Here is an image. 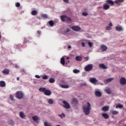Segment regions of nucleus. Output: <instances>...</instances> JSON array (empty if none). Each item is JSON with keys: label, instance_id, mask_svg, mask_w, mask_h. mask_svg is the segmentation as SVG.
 Listing matches in <instances>:
<instances>
[{"label": "nucleus", "instance_id": "f257e3e1", "mask_svg": "<svg viewBox=\"0 0 126 126\" xmlns=\"http://www.w3.org/2000/svg\"><path fill=\"white\" fill-rule=\"evenodd\" d=\"M83 111L86 115H88L90 114L91 110V104L90 103L88 102L87 105H84L83 106Z\"/></svg>", "mask_w": 126, "mask_h": 126}, {"label": "nucleus", "instance_id": "f03ea898", "mask_svg": "<svg viewBox=\"0 0 126 126\" xmlns=\"http://www.w3.org/2000/svg\"><path fill=\"white\" fill-rule=\"evenodd\" d=\"M16 97L17 99H22L24 97V94L21 91H18L16 93Z\"/></svg>", "mask_w": 126, "mask_h": 126}, {"label": "nucleus", "instance_id": "7ed1b4c3", "mask_svg": "<svg viewBox=\"0 0 126 126\" xmlns=\"http://www.w3.org/2000/svg\"><path fill=\"white\" fill-rule=\"evenodd\" d=\"M93 69V64H88L85 67V70L86 71H90Z\"/></svg>", "mask_w": 126, "mask_h": 126}, {"label": "nucleus", "instance_id": "20e7f679", "mask_svg": "<svg viewBox=\"0 0 126 126\" xmlns=\"http://www.w3.org/2000/svg\"><path fill=\"white\" fill-rule=\"evenodd\" d=\"M32 119L34 122H35L36 124H39V121H40V118L37 116H34L32 117Z\"/></svg>", "mask_w": 126, "mask_h": 126}, {"label": "nucleus", "instance_id": "39448f33", "mask_svg": "<svg viewBox=\"0 0 126 126\" xmlns=\"http://www.w3.org/2000/svg\"><path fill=\"white\" fill-rule=\"evenodd\" d=\"M63 104H64V108H65L66 109H69V108H70V105L68 103H67V102H66V101L64 100L63 101Z\"/></svg>", "mask_w": 126, "mask_h": 126}, {"label": "nucleus", "instance_id": "423d86ee", "mask_svg": "<svg viewBox=\"0 0 126 126\" xmlns=\"http://www.w3.org/2000/svg\"><path fill=\"white\" fill-rule=\"evenodd\" d=\"M44 95L46 96H51L52 95V92L49 90H45V91L44 93Z\"/></svg>", "mask_w": 126, "mask_h": 126}, {"label": "nucleus", "instance_id": "0eeeda50", "mask_svg": "<svg viewBox=\"0 0 126 126\" xmlns=\"http://www.w3.org/2000/svg\"><path fill=\"white\" fill-rule=\"evenodd\" d=\"M120 83L122 85H125L126 84V80L123 77L120 79Z\"/></svg>", "mask_w": 126, "mask_h": 126}, {"label": "nucleus", "instance_id": "6e6552de", "mask_svg": "<svg viewBox=\"0 0 126 126\" xmlns=\"http://www.w3.org/2000/svg\"><path fill=\"white\" fill-rule=\"evenodd\" d=\"M2 73H3V74H6V75L9 74V69L7 68L4 69L2 71Z\"/></svg>", "mask_w": 126, "mask_h": 126}, {"label": "nucleus", "instance_id": "1a4fd4ad", "mask_svg": "<svg viewBox=\"0 0 126 126\" xmlns=\"http://www.w3.org/2000/svg\"><path fill=\"white\" fill-rule=\"evenodd\" d=\"M90 81L91 82V83L94 84H96V83L98 82L96 78H92V79H90Z\"/></svg>", "mask_w": 126, "mask_h": 126}, {"label": "nucleus", "instance_id": "9d476101", "mask_svg": "<svg viewBox=\"0 0 126 126\" xmlns=\"http://www.w3.org/2000/svg\"><path fill=\"white\" fill-rule=\"evenodd\" d=\"M67 17V16H66V15H62L61 16V19L62 21H63V22H64L66 21Z\"/></svg>", "mask_w": 126, "mask_h": 126}, {"label": "nucleus", "instance_id": "9b49d317", "mask_svg": "<svg viewBox=\"0 0 126 126\" xmlns=\"http://www.w3.org/2000/svg\"><path fill=\"white\" fill-rule=\"evenodd\" d=\"M113 78H109L108 79H106V80H104V83L107 84L108 83L111 82L113 80Z\"/></svg>", "mask_w": 126, "mask_h": 126}, {"label": "nucleus", "instance_id": "f8f14e48", "mask_svg": "<svg viewBox=\"0 0 126 126\" xmlns=\"http://www.w3.org/2000/svg\"><path fill=\"white\" fill-rule=\"evenodd\" d=\"M71 28L74 31H79V27L78 26H74L71 27Z\"/></svg>", "mask_w": 126, "mask_h": 126}, {"label": "nucleus", "instance_id": "ddd939ff", "mask_svg": "<svg viewBox=\"0 0 126 126\" xmlns=\"http://www.w3.org/2000/svg\"><path fill=\"white\" fill-rule=\"evenodd\" d=\"M19 116L20 118H21V119H25V117H26L25 116V114H24V112H23V111H21L19 113Z\"/></svg>", "mask_w": 126, "mask_h": 126}, {"label": "nucleus", "instance_id": "4468645a", "mask_svg": "<svg viewBox=\"0 0 126 126\" xmlns=\"http://www.w3.org/2000/svg\"><path fill=\"white\" fill-rule=\"evenodd\" d=\"M106 2L107 4H110L111 5H114L115 4L113 0H106Z\"/></svg>", "mask_w": 126, "mask_h": 126}, {"label": "nucleus", "instance_id": "2eb2a0df", "mask_svg": "<svg viewBox=\"0 0 126 126\" xmlns=\"http://www.w3.org/2000/svg\"><path fill=\"white\" fill-rule=\"evenodd\" d=\"M100 49L102 50V51L104 52L107 51V49H108V47L106 46V45H101Z\"/></svg>", "mask_w": 126, "mask_h": 126}, {"label": "nucleus", "instance_id": "dca6fc26", "mask_svg": "<svg viewBox=\"0 0 126 126\" xmlns=\"http://www.w3.org/2000/svg\"><path fill=\"white\" fill-rule=\"evenodd\" d=\"M103 8L105 10H108L110 9V5H109V4H104L103 5Z\"/></svg>", "mask_w": 126, "mask_h": 126}, {"label": "nucleus", "instance_id": "f3484780", "mask_svg": "<svg viewBox=\"0 0 126 126\" xmlns=\"http://www.w3.org/2000/svg\"><path fill=\"white\" fill-rule=\"evenodd\" d=\"M5 82L3 81H0V87H5Z\"/></svg>", "mask_w": 126, "mask_h": 126}, {"label": "nucleus", "instance_id": "a211bd4d", "mask_svg": "<svg viewBox=\"0 0 126 126\" xmlns=\"http://www.w3.org/2000/svg\"><path fill=\"white\" fill-rule=\"evenodd\" d=\"M115 29L116 31L120 32L123 31V28H122V27H120V26L116 27Z\"/></svg>", "mask_w": 126, "mask_h": 126}, {"label": "nucleus", "instance_id": "6ab92c4d", "mask_svg": "<svg viewBox=\"0 0 126 126\" xmlns=\"http://www.w3.org/2000/svg\"><path fill=\"white\" fill-rule=\"evenodd\" d=\"M95 95L97 97H101V96H102V94H101V93L99 91H96L95 92Z\"/></svg>", "mask_w": 126, "mask_h": 126}, {"label": "nucleus", "instance_id": "aec40b11", "mask_svg": "<svg viewBox=\"0 0 126 126\" xmlns=\"http://www.w3.org/2000/svg\"><path fill=\"white\" fill-rule=\"evenodd\" d=\"M109 108H110V107H109V106H104L102 108V110L103 111H108L109 110Z\"/></svg>", "mask_w": 126, "mask_h": 126}, {"label": "nucleus", "instance_id": "412c9836", "mask_svg": "<svg viewBox=\"0 0 126 126\" xmlns=\"http://www.w3.org/2000/svg\"><path fill=\"white\" fill-rule=\"evenodd\" d=\"M98 66L100 68H102L103 69H107V67L105 66L104 64H99Z\"/></svg>", "mask_w": 126, "mask_h": 126}, {"label": "nucleus", "instance_id": "4be33fe9", "mask_svg": "<svg viewBox=\"0 0 126 126\" xmlns=\"http://www.w3.org/2000/svg\"><path fill=\"white\" fill-rule=\"evenodd\" d=\"M61 63H62V64H63V65H64V64H65V61L64 60V58L63 57L61 58Z\"/></svg>", "mask_w": 126, "mask_h": 126}, {"label": "nucleus", "instance_id": "5701e85b", "mask_svg": "<svg viewBox=\"0 0 126 126\" xmlns=\"http://www.w3.org/2000/svg\"><path fill=\"white\" fill-rule=\"evenodd\" d=\"M102 117L105 119H109V115L106 113H103L102 114Z\"/></svg>", "mask_w": 126, "mask_h": 126}, {"label": "nucleus", "instance_id": "b1692460", "mask_svg": "<svg viewBox=\"0 0 126 126\" xmlns=\"http://www.w3.org/2000/svg\"><path fill=\"white\" fill-rule=\"evenodd\" d=\"M124 0H115V2L116 4L119 5L120 3L123 2Z\"/></svg>", "mask_w": 126, "mask_h": 126}, {"label": "nucleus", "instance_id": "393cba45", "mask_svg": "<svg viewBox=\"0 0 126 126\" xmlns=\"http://www.w3.org/2000/svg\"><path fill=\"white\" fill-rule=\"evenodd\" d=\"M46 90V88H40L39 89V91H40V92H44V93H45Z\"/></svg>", "mask_w": 126, "mask_h": 126}, {"label": "nucleus", "instance_id": "a878e982", "mask_svg": "<svg viewBox=\"0 0 126 126\" xmlns=\"http://www.w3.org/2000/svg\"><path fill=\"white\" fill-rule=\"evenodd\" d=\"M37 14H38V12H37V11L36 10H34L32 11L31 12V14L32 15H37Z\"/></svg>", "mask_w": 126, "mask_h": 126}, {"label": "nucleus", "instance_id": "bb28decb", "mask_svg": "<svg viewBox=\"0 0 126 126\" xmlns=\"http://www.w3.org/2000/svg\"><path fill=\"white\" fill-rule=\"evenodd\" d=\"M60 86L62 87V88L64 89H67L69 88V86H68L67 85H61Z\"/></svg>", "mask_w": 126, "mask_h": 126}, {"label": "nucleus", "instance_id": "cd10ccee", "mask_svg": "<svg viewBox=\"0 0 126 126\" xmlns=\"http://www.w3.org/2000/svg\"><path fill=\"white\" fill-rule=\"evenodd\" d=\"M47 101L49 103V104H54V100L53 99H47Z\"/></svg>", "mask_w": 126, "mask_h": 126}, {"label": "nucleus", "instance_id": "c85d7f7f", "mask_svg": "<svg viewBox=\"0 0 126 126\" xmlns=\"http://www.w3.org/2000/svg\"><path fill=\"white\" fill-rule=\"evenodd\" d=\"M69 32H70V30L69 29H67L66 31H63V34L64 35H66Z\"/></svg>", "mask_w": 126, "mask_h": 126}, {"label": "nucleus", "instance_id": "c756f323", "mask_svg": "<svg viewBox=\"0 0 126 126\" xmlns=\"http://www.w3.org/2000/svg\"><path fill=\"white\" fill-rule=\"evenodd\" d=\"M49 81L50 82V83H55V79L53 78H50L49 80Z\"/></svg>", "mask_w": 126, "mask_h": 126}, {"label": "nucleus", "instance_id": "7c9ffc66", "mask_svg": "<svg viewBox=\"0 0 126 126\" xmlns=\"http://www.w3.org/2000/svg\"><path fill=\"white\" fill-rule=\"evenodd\" d=\"M48 23H49L50 26H51V27H53V26H54V24H55V23H54V22L52 20L49 21Z\"/></svg>", "mask_w": 126, "mask_h": 126}, {"label": "nucleus", "instance_id": "2f4dec72", "mask_svg": "<svg viewBox=\"0 0 126 126\" xmlns=\"http://www.w3.org/2000/svg\"><path fill=\"white\" fill-rule=\"evenodd\" d=\"M41 17H42V18H44L45 19H47L48 18V15L45 14H42Z\"/></svg>", "mask_w": 126, "mask_h": 126}, {"label": "nucleus", "instance_id": "473e14b6", "mask_svg": "<svg viewBox=\"0 0 126 126\" xmlns=\"http://www.w3.org/2000/svg\"><path fill=\"white\" fill-rule=\"evenodd\" d=\"M72 101L73 104H77L78 103L77 99L76 98H73Z\"/></svg>", "mask_w": 126, "mask_h": 126}, {"label": "nucleus", "instance_id": "72a5a7b5", "mask_svg": "<svg viewBox=\"0 0 126 126\" xmlns=\"http://www.w3.org/2000/svg\"><path fill=\"white\" fill-rule=\"evenodd\" d=\"M106 93L107 94H111V93H112V92L111 91V90L110 89H107L105 90Z\"/></svg>", "mask_w": 126, "mask_h": 126}, {"label": "nucleus", "instance_id": "f704fd0d", "mask_svg": "<svg viewBox=\"0 0 126 126\" xmlns=\"http://www.w3.org/2000/svg\"><path fill=\"white\" fill-rule=\"evenodd\" d=\"M44 126H52V125L47 122H44Z\"/></svg>", "mask_w": 126, "mask_h": 126}, {"label": "nucleus", "instance_id": "c9c22d12", "mask_svg": "<svg viewBox=\"0 0 126 126\" xmlns=\"http://www.w3.org/2000/svg\"><path fill=\"white\" fill-rule=\"evenodd\" d=\"M111 113L112 115H117L119 113V112L116 111H112Z\"/></svg>", "mask_w": 126, "mask_h": 126}, {"label": "nucleus", "instance_id": "e433bc0d", "mask_svg": "<svg viewBox=\"0 0 126 126\" xmlns=\"http://www.w3.org/2000/svg\"><path fill=\"white\" fill-rule=\"evenodd\" d=\"M123 107V106L122 104H118L116 107V108H120V109L122 108Z\"/></svg>", "mask_w": 126, "mask_h": 126}, {"label": "nucleus", "instance_id": "4c0bfd02", "mask_svg": "<svg viewBox=\"0 0 126 126\" xmlns=\"http://www.w3.org/2000/svg\"><path fill=\"white\" fill-rule=\"evenodd\" d=\"M66 21H67V22H71V18L67 17V18L66 19Z\"/></svg>", "mask_w": 126, "mask_h": 126}, {"label": "nucleus", "instance_id": "58836bf2", "mask_svg": "<svg viewBox=\"0 0 126 126\" xmlns=\"http://www.w3.org/2000/svg\"><path fill=\"white\" fill-rule=\"evenodd\" d=\"M82 15L84 16H87L88 15V13L87 12H82Z\"/></svg>", "mask_w": 126, "mask_h": 126}, {"label": "nucleus", "instance_id": "ea45409f", "mask_svg": "<svg viewBox=\"0 0 126 126\" xmlns=\"http://www.w3.org/2000/svg\"><path fill=\"white\" fill-rule=\"evenodd\" d=\"M73 72L74 73H79V70H77L76 69H74L73 70Z\"/></svg>", "mask_w": 126, "mask_h": 126}, {"label": "nucleus", "instance_id": "a19ab883", "mask_svg": "<svg viewBox=\"0 0 126 126\" xmlns=\"http://www.w3.org/2000/svg\"><path fill=\"white\" fill-rule=\"evenodd\" d=\"M10 98L11 99V101H14V97L12 94L10 95Z\"/></svg>", "mask_w": 126, "mask_h": 126}, {"label": "nucleus", "instance_id": "79ce46f5", "mask_svg": "<svg viewBox=\"0 0 126 126\" xmlns=\"http://www.w3.org/2000/svg\"><path fill=\"white\" fill-rule=\"evenodd\" d=\"M105 29L106 30H107V31H111L112 30V28L111 27H106L105 28Z\"/></svg>", "mask_w": 126, "mask_h": 126}, {"label": "nucleus", "instance_id": "37998d69", "mask_svg": "<svg viewBox=\"0 0 126 126\" xmlns=\"http://www.w3.org/2000/svg\"><path fill=\"white\" fill-rule=\"evenodd\" d=\"M42 79L46 80L48 79V76L45 75L42 76Z\"/></svg>", "mask_w": 126, "mask_h": 126}, {"label": "nucleus", "instance_id": "c03bdc74", "mask_svg": "<svg viewBox=\"0 0 126 126\" xmlns=\"http://www.w3.org/2000/svg\"><path fill=\"white\" fill-rule=\"evenodd\" d=\"M88 44L90 47H92V46H93V43H92V42H88Z\"/></svg>", "mask_w": 126, "mask_h": 126}, {"label": "nucleus", "instance_id": "a18cd8bd", "mask_svg": "<svg viewBox=\"0 0 126 126\" xmlns=\"http://www.w3.org/2000/svg\"><path fill=\"white\" fill-rule=\"evenodd\" d=\"M15 6H16V7H19V6H20V3L19 2H17L15 4Z\"/></svg>", "mask_w": 126, "mask_h": 126}, {"label": "nucleus", "instance_id": "49530a36", "mask_svg": "<svg viewBox=\"0 0 126 126\" xmlns=\"http://www.w3.org/2000/svg\"><path fill=\"white\" fill-rule=\"evenodd\" d=\"M35 78H37L38 79H39L41 78V77L40 76L38 75H35Z\"/></svg>", "mask_w": 126, "mask_h": 126}, {"label": "nucleus", "instance_id": "de8ad7c7", "mask_svg": "<svg viewBox=\"0 0 126 126\" xmlns=\"http://www.w3.org/2000/svg\"><path fill=\"white\" fill-rule=\"evenodd\" d=\"M75 59L78 62H79V56H76V58H75Z\"/></svg>", "mask_w": 126, "mask_h": 126}, {"label": "nucleus", "instance_id": "09e8293b", "mask_svg": "<svg viewBox=\"0 0 126 126\" xmlns=\"http://www.w3.org/2000/svg\"><path fill=\"white\" fill-rule=\"evenodd\" d=\"M63 1H64V2H65V3H68L69 2L68 0H63Z\"/></svg>", "mask_w": 126, "mask_h": 126}, {"label": "nucleus", "instance_id": "8fccbe9b", "mask_svg": "<svg viewBox=\"0 0 126 126\" xmlns=\"http://www.w3.org/2000/svg\"><path fill=\"white\" fill-rule=\"evenodd\" d=\"M26 43H27V40L24 38V44H26Z\"/></svg>", "mask_w": 126, "mask_h": 126}, {"label": "nucleus", "instance_id": "3c124183", "mask_svg": "<svg viewBox=\"0 0 126 126\" xmlns=\"http://www.w3.org/2000/svg\"><path fill=\"white\" fill-rule=\"evenodd\" d=\"M81 44L82 47H85V43L84 42H82Z\"/></svg>", "mask_w": 126, "mask_h": 126}, {"label": "nucleus", "instance_id": "603ef678", "mask_svg": "<svg viewBox=\"0 0 126 126\" xmlns=\"http://www.w3.org/2000/svg\"><path fill=\"white\" fill-rule=\"evenodd\" d=\"M109 27H111L113 26V24H112V23H110L109 25Z\"/></svg>", "mask_w": 126, "mask_h": 126}, {"label": "nucleus", "instance_id": "864d4df0", "mask_svg": "<svg viewBox=\"0 0 126 126\" xmlns=\"http://www.w3.org/2000/svg\"><path fill=\"white\" fill-rule=\"evenodd\" d=\"M81 61H82V57H81V56H80L79 57V61L80 62Z\"/></svg>", "mask_w": 126, "mask_h": 126}, {"label": "nucleus", "instance_id": "5fc2aeb1", "mask_svg": "<svg viewBox=\"0 0 126 126\" xmlns=\"http://www.w3.org/2000/svg\"><path fill=\"white\" fill-rule=\"evenodd\" d=\"M37 34H39V35H40V34H41V31H38L37 32Z\"/></svg>", "mask_w": 126, "mask_h": 126}, {"label": "nucleus", "instance_id": "6e6d98bb", "mask_svg": "<svg viewBox=\"0 0 126 126\" xmlns=\"http://www.w3.org/2000/svg\"><path fill=\"white\" fill-rule=\"evenodd\" d=\"M62 117H63V118H64L65 117V115L64 113H62Z\"/></svg>", "mask_w": 126, "mask_h": 126}, {"label": "nucleus", "instance_id": "4d7b16f0", "mask_svg": "<svg viewBox=\"0 0 126 126\" xmlns=\"http://www.w3.org/2000/svg\"><path fill=\"white\" fill-rule=\"evenodd\" d=\"M58 116H59V117H60L61 118V119H63V116L62 115L59 114Z\"/></svg>", "mask_w": 126, "mask_h": 126}, {"label": "nucleus", "instance_id": "13d9d810", "mask_svg": "<svg viewBox=\"0 0 126 126\" xmlns=\"http://www.w3.org/2000/svg\"><path fill=\"white\" fill-rule=\"evenodd\" d=\"M67 49H71V46L69 45V46H68Z\"/></svg>", "mask_w": 126, "mask_h": 126}, {"label": "nucleus", "instance_id": "bf43d9fd", "mask_svg": "<svg viewBox=\"0 0 126 126\" xmlns=\"http://www.w3.org/2000/svg\"><path fill=\"white\" fill-rule=\"evenodd\" d=\"M85 59H86V61H88L89 59V57H85Z\"/></svg>", "mask_w": 126, "mask_h": 126}, {"label": "nucleus", "instance_id": "052dcab7", "mask_svg": "<svg viewBox=\"0 0 126 126\" xmlns=\"http://www.w3.org/2000/svg\"><path fill=\"white\" fill-rule=\"evenodd\" d=\"M19 79H20V78H19V77H17V80L18 81H19Z\"/></svg>", "mask_w": 126, "mask_h": 126}, {"label": "nucleus", "instance_id": "680f3d73", "mask_svg": "<svg viewBox=\"0 0 126 126\" xmlns=\"http://www.w3.org/2000/svg\"><path fill=\"white\" fill-rule=\"evenodd\" d=\"M0 39H1V35H0Z\"/></svg>", "mask_w": 126, "mask_h": 126}, {"label": "nucleus", "instance_id": "e2e57ef3", "mask_svg": "<svg viewBox=\"0 0 126 126\" xmlns=\"http://www.w3.org/2000/svg\"><path fill=\"white\" fill-rule=\"evenodd\" d=\"M66 59L67 60H69V58H67Z\"/></svg>", "mask_w": 126, "mask_h": 126}, {"label": "nucleus", "instance_id": "0e129e2a", "mask_svg": "<svg viewBox=\"0 0 126 126\" xmlns=\"http://www.w3.org/2000/svg\"><path fill=\"white\" fill-rule=\"evenodd\" d=\"M81 30V28H79V30L80 31Z\"/></svg>", "mask_w": 126, "mask_h": 126}, {"label": "nucleus", "instance_id": "69168bd1", "mask_svg": "<svg viewBox=\"0 0 126 126\" xmlns=\"http://www.w3.org/2000/svg\"><path fill=\"white\" fill-rule=\"evenodd\" d=\"M15 66H16V67H17V65H16Z\"/></svg>", "mask_w": 126, "mask_h": 126}, {"label": "nucleus", "instance_id": "338daca9", "mask_svg": "<svg viewBox=\"0 0 126 126\" xmlns=\"http://www.w3.org/2000/svg\"><path fill=\"white\" fill-rule=\"evenodd\" d=\"M22 12H24V11H23V12L22 11Z\"/></svg>", "mask_w": 126, "mask_h": 126}, {"label": "nucleus", "instance_id": "774afa93", "mask_svg": "<svg viewBox=\"0 0 126 126\" xmlns=\"http://www.w3.org/2000/svg\"><path fill=\"white\" fill-rule=\"evenodd\" d=\"M97 1H99V0H97Z\"/></svg>", "mask_w": 126, "mask_h": 126}]
</instances>
